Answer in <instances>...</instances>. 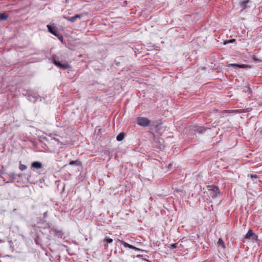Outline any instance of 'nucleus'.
<instances>
[{"mask_svg":"<svg viewBox=\"0 0 262 262\" xmlns=\"http://www.w3.org/2000/svg\"><path fill=\"white\" fill-rule=\"evenodd\" d=\"M208 190L210 195L212 198H215L218 196L220 193V190L218 187L215 186H208Z\"/></svg>","mask_w":262,"mask_h":262,"instance_id":"nucleus-1","label":"nucleus"},{"mask_svg":"<svg viewBox=\"0 0 262 262\" xmlns=\"http://www.w3.org/2000/svg\"><path fill=\"white\" fill-rule=\"evenodd\" d=\"M137 123L138 125L146 127L150 123V121L146 117H138L137 119Z\"/></svg>","mask_w":262,"mask_h":262,"instance_id":"nucleus-2","label":"nucleus"},{"mask_svg":"<svg viewBox=\"0 0 262 262\" xmlns=\"http://www.w3.org/2000/svg\"><path fill=\"white\" fill-rule=\"evenodd\" d=\"M83 15L82 14H76L73 17H68L66 16H63V17L67 20L70 21L71 23H74L77 21V19H80L83 17Z\"/></svg>","mask_w":262,"mask_h":262,"instance_id":"nucleus-3","label":"nucleus"},{"mask_svg":"<svg viewBox=\"0 0 262 262\" xmlns=\"http://www.w3.org/2000/svg\"><path fill=\"white\" fill-rule=\"evenodd\" d=\"M257 235H256L251 229L248 230L247 233L245 236V238L246 239L252 238L253 240L255 241L257 240Z\"/></svg>","mask_w":262,"mask_h":262,"instance_id":"nucleus-4","label":"nucleus"},{"mask_svg":"<svg viewBox=\"0 0 262 262\" xmlns=\"http://www.w3.org/2000/svg\"><path fill=\"white\" fill-rule=\"evenodd\" d=\"M191 130L194 133H202L206 130V128L203 126L195 125L192 126Z\"/></svg>","mask_w":262,"mask_h":262,"instance_id":"nucleus-5","label":"nucleus"},{"mask_svg":"<svg viewBox=\"0 0 262 262\" xmlns=\"http://www.w3.org/2000/svg\"><path fill=\"white\" fill-rule=\"evenodd\" d=\"M229 67H232L234 68H243V69H247L250 67V66L247 64H236V63H231L228 65Z\"/></svg>","mask_w":262,"mask_h":262,"instance_id":"nucleus-6","label":"nucleus"},{"mask_svg":"<svg viewBox=\"0 0 262 262\" xmlns=\"http://www.w3.org/2000/svg\"><path fill=\"white\" fill-rule=\"evenodd\" d=\"M47 28L49 32H50L51 34L55 35V36L58 37V38H60L59 33L57 32V31L54 28L52 27L50 25H47Z\"/></svg>","mask_w":262,"mask_h":262,"instance_id":"nucleus-7","label":"nucleus"},{"mask_svg":"<svg viewBox=\"0 0 262 262\" xmlns=\"http://www.w3.org/2000/svg\"><path fill=\"white\" fill-rule=\"evenodd\" d=\"M120 242L123 245V246L125 247H127V248H129L131 249H134V250H138V248L135 247V246H132L127 243H126L124 241H120Z\"/></svg>","mask_w":262,"mask_h":262,"instance_id":"nucleus-8","label":"nucleus"},{"mask_svg":"<svg viewBox=\"0 0 262 262\" xmlns=\"http://www.w3.org/2000/svg\"><path fill=\"white\" fill-rule=\"evenodd\" d=\"M31 166H32V167H34V168H35L37 169H39L42 167V165L41 163L38 162V161H35V162H33L32 163Z\"/></svg>","mask_w":262,"mask_h":262,"instance_id":"nucleus-9","label":"nucleus"},{"mask_svg":"<svg viewBox=\"0 0 262 262\" xmlns=\"http://www.w3.org/2000/svg\"><path fill=\"white\" fill-rule=\"evenodd\" d=\"M249 2V0H246L241 4V8L242 10L245 9L249 7L248 4Z\"/></svg>","mask_w":262,"mask_h":262,"instance_id":"nucleus-10","label":"nucleus"},{"mask_svg":"<svg viewBox=\"0 0 262 262\" xmlns=\"http://www.w3.org/2000/svg\"><path fill=\"white\" fill-rule=\"evenodd\" d=\"M71 68V66L69 65L67 62H64L63 63H61V66L60 67V69L66 70L70 69Z\"/></svg>","mask_w":262,"mask_h":262,"instance_id":"nucleus-11","label":"nucleus"},{"mask_svg":"<svg viewBox=\"0 0 262 262\" xmlns=\"http://www.w3.org/2000/svg\"><path fill=\"white\" fill-rule=\"evenodd\" d=\"M124 134L122 132L120 133L116 137V139L118 141H122L124 138Z\"/></svg>","mask_w":262,"mask_h":262,"instance_id":"nucleus-12","label":"nucleus"},{"mask_svg":"<svg viewBox=\"0 0 262 262\" xmlns=\"http://www.w3.org/2000/svg\"><path fill=\"white\" fill-rule=\"evenodd\" d=\"M8 17V15L5 13H0V20H5Z\"/></svg>","mask_w":262,"mask_h":262,"instance_id":"nucleus-13","label":"nucleus"},{"mask_svg":"<svg viewBox=\"0 0 262 262\" xmlns=\"http://www.w3.org/2000/svg\"><path fill=\"white\" fill-rule=\"evenodd\" d=\"M113 242V239L105 237L104 240L103 242L104 243V245H106L107 244L111 243Z\"/></svg>","mask_w":262,"mask_h":262,"instance_id":"nucleus-14","label":"nucleus"},{"mask_svg":"<svg viewBox=\"0 0 262 262\" xmlns=\"http://www.w3.org/2000/svg\"><path fill=\"white\" fill-rule=\"evenodd\" d=\"M27 168V166L24 164H22L21 163V162H20L19 163V169L21 170V171H24Z\"/></svg>","mask_w":262,"mask_h":262,"instance_id":"nucleus-15","label":"nucleus"},{"mask_svg":"<svg viewBox=\"0 0 262 262\" xmlns=\"http://www.w3.org/2000/svg\"><path fill=\"white\" fill-rule=\"evenodd\" d=\"M217 244H218L219 246H222V248H224L225 247L224 243L223 241L221 238H220L219 239L218 242H217Z\"/></svg>","mask_w":262,"mask_h":262,"instance_id":"nucleus-16","label":"nucleus"},{"mask_svg":"<svg viewBox=\"0 0 262 262\" xmlns=\"http://www.w3.org/2000/svg\"><path fill=\"white\" fill-rule=\"evenodd\" d=\"M54 232L57 234V235H58L59 237H61L62 235V233L61 231L55 229Z\"/></svg>","mask_w":262,"mask_h":262,"instance_id":"nucleus-17","label":"nucleus"},{"mask_svg":"<svg viewBox=\"0 0 262 262\" xmlns=\"http://www.w3.org/2000/svg\"><path fill=\"white\" fill-rule=\"evenodd\" d=\"M53 63L54 64L57 66V67H58L59 68H60V67L61 66V62H60L59 61H57L56 60H53Z\"/></svg>","mask_w":262,"mask_h":262,"instance_id":"nucleus-18","label":"nucleus"},{"mask_svg":"<svg viewBox=\"0 0 262 262\" xmlns=\"http://www.w3.org/2000/svg\"><path fill=\"white\" fill-rule=\"evenodd\" d=\"M9 176L12 179H15V174L14 172H11L8 174Z\"/></svg>","mask_w":262,"mask_h":262,"instance_id":"nucleus-19","label":"nucleus"},{"mask_svg":"<svg viewBox=\"0 0 262 262\" xmlns=\"http://www.w3.org/2000/svg\"><path fill=\"white\" fill-rule=\"evenodd\" d=\"M177 243L172 244L170 245V248L171 249H175L177 247Z\"/></svg>","mask_w":262,"mask_h":262,"instance_id":"nucleus-20","label":"nucleus"},{"mask_svg":"<svg viewBox=\"0 0 262 262\" xmlns=\"http://www.w3.org/2000/svg\"><path fill=\"white\" fill-rule=\"evenodd\" d=\"M69 164L71 165H73L74 164L78 165V161H72L70 162Z\"/></svg>","mask_w":262,"mask_h":262,"instance_id":"nucleus-21","label":"nucleus"},{"mask_svg":"<svg viewBox=\"0 0 262 262\" xmlns=\"http://www.w3.org/2000/svg\"><path fill=\"white\" fill-rule=\"evenodd\" d=\"M251 178H257V176L256 174H251Z\"/></svg>","mask_w":262,"mask_h":262,"instance_id":"nucleus-22","label":"nucleus"},{"mask_svg":"<svg viewBox=\"0 0 262 262\" xmlns=\"http://www.w3.org/2000/svg\"><path fill=\"white\" fill-rule=\"evenodd\" d=\"M47 215H48V212H47V211H46V212H45L43 213V216H44V217H47Z\"/></svg>","mask_w":262,"mask_h":262,"instance_id":"nucleus-23","label":"nucleus"},{"mask_svg":"<svg viewBox=\"0 0 262 262\" xmlns=\"http://www.w3.org/2000/svg\"><path fill=\"white\" fill-rule=\"evenodd\" d=\"M234 40H235V39H231V40H230V42H233Z\"/></svg>","mask_w":262,"mask_h":262,"instance_id":"nucleus-24","label":"nucleus"},{"mask_svg":"<svg viewBox=\"0 0 262 262\" xmlns=\"http://www.w3.org/2000/svg\"><path fill=\"white\" fill-rule=\"evenodd\" d=\"M17 176H18V177L19 178H20V177H21V174H18Z\"/></svg>","mask_w":262,"mask_h":262,"instance_id":"nucleus-25","label":"nucleus"},{"mask_svg":"<svg viewBox=\"0 0 262 262\" xmlns=\"http://www.w3.org/2000/svg\"><path fill=\"white\" fill-rule=\"evenodd\" d=\"M54 140L56 141H58V139H57V138H54Z\"/></svg>","mask_w":262,"mask_h":262,"instance_id":"nucleus-26","label":"nucleus"}]
</instances>
